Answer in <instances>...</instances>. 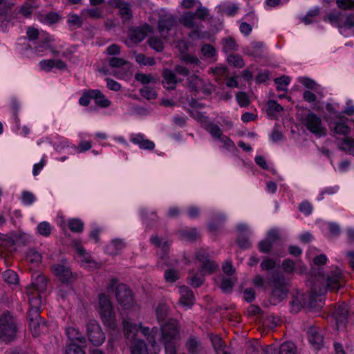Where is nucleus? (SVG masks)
<instances>
[{"label": "nucleus", "instance_id": "6", "mask_svg": "<svg viewBox=\"0 0 354 354\" xmlns=\"http://www.w3.org/2000/svg\"><path fill=\"white\" fill-rule=\"evenodd\" d=\"M303 124L306 128L317 137H322L326 135V129L324 127L320 117L310 112L303 119Z\"/></svg>", "mask_w": 354, "mask_h": 354}, {"label": "nucleus", "instance_id": "27", "mask_svg": "<svg viewBox=\"0 0 354 354\" xmlns=\"http://www.w3.org/2000/svg\"><path fill=\"white\" fill-rule=\"evenodd\" d=\"M65 333L66 336L71 341V343H80V344H84L86 343L85 337L76 328L73 326L66 327Z\"/></svg>", "mask_w": 354, "mask_h": 354}, {"label": "nucleus", "instance_id": "38", "mask_svg": "<svg viewBox=\"0 0 354 354\" xmlns=\"http://www.w3.org/2000/svg\"><path fill=\"white\" fill-rule=\"evenodd\" d=\"M180 234L182 239L187 241H194L199 234L195 228H186L180 230Z\"/></svg>", "mask_w": 354, "mask_h": 354}, {"label": "nucleus", "instance_id": "57", "mask_svg": "<svg viewBox=\"0 0 354 354\" xmlns=\"http://www.w3.org/2000/svg\"><path fill=\"white\" fill-rule=\"evenodd\" d=\"M236 99L238 104L242 107L247 106L250 104L249 97L245 92H239L236 95Z\"/></svg>", "mask_w": 354, "mask_h": 354}, {"label": "nucleus", "instance_id": "32", "mask_svg": "<svg viewBox=\"0 0 354 354\" xmlns=\"http://www.w3.org/2000/svg\"><path fill=\"white\" fill-rule=\"evenodd\" d=\"M125 247V243L120 239L113 240L106 247V252L110 255H116Z\"/></svg>", "mask_w": 354, "mask_h": 354}, {"label": "nucleus", "instance_id": "59", "mask_svg": "<svg viewBox=\"0 0 354 354\" xmlns=\"http://www.w3.org/2000/svg\"><path fill=\"white\" fill-rule=\"evenodd\" d=\"M265 239L268 241L269 243L273 246L275 243H278L280 239L278 231L276 230H270Z\"/></svg>", "mask_w": 354, "mask_h": 354}, {"label": "nucleus", "instance_id": "33", "mask_svg": "<svg viewBox=\"0 0 354 354\" xmlns=\"http://www.w3.org/2000/svg\"><path fill=\"white\" fill-rule=\"evenodd\" d=\"M130 349L131 354H149L147 345L142 340L135 339Z\"/></svg>", "mask_w": 354, "mask_h": 354}, {"label": "nucleus", "instance_id": "43", "mask_svg": "<svg viewBox=\"0 0 354 354\" xmlns=\"http://www.w3.org/2000/svg\"><path fill=\"white\" fill-rule=\"evenodd\" d=\"M274 83L277 84V89L278 91H286L287 87L290 84V79L288 76L283 75L280 77L274 80Z\"/></svg>", "mask_w": 354, "mask_h": 354}, {"label": "nucleus", "instance_id": "28", "mask_svg": "<svg viewBox=\"0 0 354 354\" xmlns=\"http://www.w3.org/2000/svg\"><path fill=\"white\" fill-rule=\"evenodd\" d=\"M187 82L189 88L192 91L199 92L205 89V82L196 75H192L188 77Z\"/></svg>", "mask_w": 354, "mask_h": 354}, {"label": "nucleus", "instance_id": "25", "mask_svg": "<svg viewBox=\"0 0 354 354\" xmlns=\"http://www.w3.org/2000/svg\"><path fill=\"white\" fill-rule=\"evenodd\" d=\"M264 44L261 41H253L243 48V53L248 55L260 57L262 56Z\"/></svg>", "mask_w": 354, "mask_h": 354}, {"label": "nucleus", "instance_id": "19", "mask_svg": "<svg viewBox=\"0 0 354 354\" xmlns=\"http://www.w3.org/2000/svg\"><path fill=\"white\" fill-rule=\"evenodd\" d=\"M73 245L77 251L76 258L82 266H86L93 262L91 256L86 252L80 241L73 240Z\"/></svg>", "mask_w": 354, "mask_h": 354}, {"label": "nucleus", "instance_id": "31", "mask_svg": "<svg viewBox=\"0 0 354 354\" xmlns=\"http://www.w3.org/2000/svg\"><path fill=\"white\" fill-rule=\"evenodd\" d=\"M39 39V43L35 46L37 52H43L48 48L50 44L53 41L52 37L46 32L41 33Z\"/></svg>", "mask_w": 354, "mask_h": 354}, {"label": "nucleus", "instance_id": "50", "mask_svg": "<svg viewBox=\"0 0 354 354\" xmlns=\"http://www.w3.org/2000/svg\"><path fill=\"white\" fill-rule=\"evenodd\" d=\"M223 50L225 53L237 50L235 40L232 37H226L223 39Z\"/></svg>", "mask_w": 354, "mask_h": 354}, {"label": "nucleus", "instance_id": "62", "mask_svg": "<svg viewBox=\"0 0 354 354\" xmlns=\"http://www.w3.org/2000/svg\"><path fill=\"white\" fill-rule=\"evenodd\" d=\"M319 10L315 9L309 11L307 15L303 17L302 21L305 24H310L315 21V17L318 15Z\"/></svg>", "mask_w": 354, "mask_h": 354}, {"label": "nucleus", "instance_id": "41", "mask_svg": "<svg viewBox=\"0 0 354 354\" xmlns=\"http://www.w3.org/2000/svg\"><path fill=\"white\" fill-rule=\"evenodd\" d=\"M188 279L189 284L195 288L201 286L204 281L203 274L200 273L190 272Z\"/></svg>", "mask_w": 354, "mask_h": 354}, {"label": "nucleus", "instance_id": "47", "mask_svg": "<svg viewBox=\"0 0 354 354\" xmlns=\"http://www.w3.org/2000/svg\"><path fill=\"white\" fill-rule=\"evenodd\" d=\"M5 281L10 284H17L19 281L17 274L11 270H8L3 273Z\"/></svg>", "mask_w": 354, "mask_h": 354}, {"label": "nucleus", "instance_id": "34", "mask_svg": "<svg viewBox=\"0 0 354 354\" xmlns=\"http://www.w3.org/2000/svg\"><path fill=\"white\" fill-rule=\"evenodd\" d=\"M210 339L216 354H229L224 350L225 344L219 336L212 335Z\"/></svg>", "mask_w": 354, "mask_h": 354}, {"label": "nucleus", "instance_id": "60", "mask_svg": "<svg viewBox=\"0 0 354 354\" xmlns=\"http://www.w3.org/2000/svg\"><path fill=\"white\" fill-rule=\"evenodd\" d=\"M82 15L88 16L91 18L98 19L102 17V11L97 8L86 9L82 11Z\"/></svg>", "mask_w": 354, "mask_h": 354}, {"label": "nucleus", "instance_id": "14", "mask_svg": "<svg viewBox=\"0 0 354 354\" xmlns=\"http://www.w3.org/2000/svg\"><path fill=\"white\" fill-rule=\"evenodd\" d=\"M152 32V28L145 24L142 26L129 30V37L131 41L133 43H139L144 40L147 34Z\"/></svg>", "mask_w": 354, "mask_h": 354}, {"label": "nucleus", "instance_id": "26", "mask_svg": "<svg viewBox=\"0 0 354 354\" xmlns=\"http://www.w3.org/2000/svg\"><path fill=\"white\" fill-rule=\"evenodd\" d=\"M162 84L164 87L168 90L175 89L178 83V80L175 73L171 70L165 69L162 72Z\"/></svg>", "mask_w": 354, "mask_h": 354}, {"label": "nucleus", "instance_id": "7", "mask_svg": "<svg viewBox=\"0 0 354 354\" xmlns=\"http://www.w3.org/2000/svg\"><path fill=\"white\" fill-rule=\"evenodd\" d=\"M348 121V119L344 115H337L329 123L330 130L334 134L347 136L351 131V129L347 124Z\"/></svg>", "mask_w": 354, "mask_h": 354}, {"label": "nucleus", "instance_id": "37", "mask_svg": "<svg viewBox=\"0 0 354 354\" xmlns=\"http://www.w3.org/2000/svg\"><path fill=\"white\" fill-rule=\"evenodd\" d=\"M343 15L337 10H332L327 15L328 21L333 26L341 27Z\"/></svg>", "mask_w": 354, "mask_h": 354}, {"label": "nucleus", "instance_id": "56", "mask_svg": "<svg viewBox=\"0 0 354 354\" xmlns=\"http://www.w3.org/2000/svg\"><path fill=\"white\" fill-rule=\"evenodd\" d=\"M135 59L138 64H143L145 66H152L155 64V61L153 58L146 57L145 55L142 53L136 55Z\"/></svg>", "mask_w": 354, "mask_h": 354}, {"label": "nucleus", "instance_id": "55", "mask_svg": "<svg viewBox=\"0 0 354 354\" xmlns=\"http://www.w3.org/2000/svg\"><path fill=\"white\" fill-rule=\"evenodd\" d=\"M201 53L205 58H212L216 55V49L210 44H204L201 47Z\"/></svg>", "mask_w": 354, "mask_h": 354}, {"label": "nucleus", "instance_id": "46", "mask_svg": "<svg viewBox=\"0 0 354 354\" xmlns=\"http://www.w3.org/2000/svg\"><path fill=\"white\" fill-rule=\"evenodd\" d=\"M227 62L236 68H243L245 66L243 59L239 55H230L227 57Z\"/></svg>", "mask_w": 354, "mask_h": 354}, {"label": "nucleus", "instance_id": "12", "mask_svg": "<svg viewBox=\"0 0 354 354\" xmlns=\"http://www.w3.org/2000/svg\"><path fill=\"white\" fill-rule=\"evenodd\" d=\"M176 18L170 13H164L160 15L158 21V31L162 35H165L176 25Z\"/></svg>", "mask_w": 354, "mask_h": 354}, {"label": "nucleus", "instance_id": "1", "mask_svg": "<svg viewBox=\"0 0 354 354\" xmlns=\"http://www.w3.org/2000/svg\"><path fill=\"white\" fill-rule=\"evenodd\" d=\"M47 287L46 277L38 274L33 279L30 286L27 287V295L30 306L37 312L41 306V294L44 292Z\"/></svg>", "mask_w": 354, "mask_h": 354}, {"label": "nucleus", "instance_id": "40", "mask_svg": "<svg viewBox=\"0 0 354 354\" xmlns=\"http://www.w3.org/2000/svg\"><path fill=\"white\" fill-rule=\"evenodd\" d=\"M69 229L75 233H81L84 230V223L79 218H72L68 221Z\"/></svg>", "mask_w": 354, "mask_h": 354}, {"label": "nucleus", "instance_id": "13", "mask_svg": "<svg viewBox=\"0 0 354 354\" xmlns=\"http://www.w3.org/2000/svg\"><path fill=\"white\" fill-rule=\"evenodd\" d=\"M344 283V277L342 271L335 268L326 277V286L333 290H337Z\"/></svg>", "mask_w": 354, "mask_h": 354}, {"label": "nucleus", "instance_id": "5", "mask_svg": "<svg viewBox=\"0 0 354 354\" xmlns=\"http://www.w3.org/2000/svg\"><path fill=\"white\" fill-rule=\"evenodd\" d=\"M98 311L104 324L109 327H114L115 315L113 305L109 297L104 294H101L99 296Z\"/></svg>", "mask_w": 354, "mask_h": 354}, {"label": "nucleus", "instance_id": "17", "mask_svg": "<svg viewBox=\"0 0 354 354\" xmlns=\"http://www.w3.org/2000/svg\"><path fill=\"white\" fill-rule=\"evenodd\" d=\"M185 347L189 354H207L201 340L194 336L188 338Z\"/></svg>", "mask_w": 354, "mask_h": 354}, {"label": "nucleus", "instance_id": "24", "mask_svg": "<svg viewBox=\"0 0 354 354\" xmlns=\"http://www.w3.org/2000/svg\"><path fill=\"white\" fill-rule=\"evenodd\" d=\"M308 338L315 349L319 350L323 345V336L315 327H310L308 330Z\"/></svg>", "mask_w": 354, "mask_h": 354}, {"label": "nucleus", "instance_id": "52", "mask_svg": "<svg viewBox=\"0 0 354 354\" xmlns=\"http://www.w3.org/2000/svg\"><path fill=\"white\" fill-rule=\"evenodd\" d=\"M140 95L147 100L156 99L157 97L156 91L152 87L148 86H143L140 90Z\"/></svg>", "mask_w": 354, "mask_h": 354}, {"label": "nucleus", "instance_id": "53", "mask_svg": "<svg viewBox=\"0 0 354 354\" xmlns=\"http://www.w3.org/2000/svg\"><path fill=\"white\" fill-rule=\"evenodd\" d=\"M67 22L71 30L80 28L82 25L80 17L75 14L68 15Z\"/></svg>", "mask_w": 354, "mask_h": 354}, {"label": "nucleus", "instance_id": "4", "mask_svg": "<svg viewBox=\"0 0 354 354\" xmlns=\"http://www.w3.org/2000/svg\"><path fill=\"white\" fill-rule=\"evenodd\" d=\"M17 333V326L12 316L6 312L0 316V339L3 342H10L14 339Z\"/></svg>", "mask_w": 354, "mask_h": 354}, {"label": "nucleus", "instance_id": "22", "mask_svg": "<svg viewBox=\"0 0 354 354\" xmlns=\"http://www.w3.org/2000/svg\"><path fill=\"white\" fill-rule=\"evenodd\" d=\"M282 268L285 272L288 274L297 272L302 274L306 270V266L300 262H294L290 259H285L282 263Z\"/></svg>", "mask_w": 354, "mask_h": 354}, {"label": "nucleus", "instance_id": "23", "mask_svg": "<svg viewBox=\"0 0 354 354\" xmlns=\"http://www.w3.org/2000/svg\"><path fill=\"white\" fill-rule=\"evenodd\" d=\"M179 293L180 297V304L185 307L190 308L194 302V295L193 292L186 286H180L179 288Z\"/></svg>", "mask_w": 354, "mask_h": 354}, {"label": "nucleus", "instance_id": "8", "mask_svg": "<svg viewBox=\"0 0 354 354\" xmlns=\"http://www.w3.org/2000/svg\"><path fill=\"white\" fill-rule=\"evenodd\" d=\"M196 256L198 261L201 263V272L203 274H211L218 268V265L210 260L205 250H199L196 252Z\"/></svg>", "mask_w": 354, "mask_h": 354}, {"label": "nucleus", "instance_id": "64", "mask_svg": "<svg viewBox=\"0 0 354 354\" xmlns=\"http://www.w3.org/2000/svg\"><path fill=\"white\" fill-rule=\"evenodd\" d=\"M233 286L234 281L232 279L223 278L221 281V288L223 292H227L232 290Z\"/></svg>", "mask_w": 354, "mask_h": 354}, {"label": "nucleus", "instance_id": "44", "mask_svg": "<svg viewBox=\"0 0 354 354\" xmlns=\"http://www.w3.org/2000/svg\"><path fill=\"white\" fill-rule=\"evenodd\" d=\"M280 354H296L297 349L294 343L291 342H286L281 344L279 347Z\"/></svg>", "mask_w": 354, "mask_h": 354}, {"label": "nucleus", "instance_id": "48", "mask_svg": "<svg viewBox=\"0 0 354 354\" xmlns=\"http://www.w3.org/2000/svg\"><path fill=\"white\" fill-rule=\"evenodd\" d=\"M38 233L43 236H49L51 234L52 227L49 223L43 221L37 225Z\"/></svg>", "mask_w": 354, "mask_h": 354}, {"label": "nucleus", "instance_id": "45", "mask_svg": "<svg viewBox=\"0 0 354 354\" xmlns=\"http://www.w3.org/2000/svg\"><path fill=\"white\" fill-rule=\"evenodd\" d=\"M283 110V107L274 100H269L267 102V112L268 115H274Z\"/></svg>", "mask_w": 354, "mask_h": 354}, {"label": "nucleus", "instance_id": "63", "mask_svg": "<svg viewBox=\"0 0 354 354\" xmlns=\"http://www.w3.org/2000/svg\"><path fill=\"white\" fill-rule=\"evenodd\" d=\"M190 115L194 119L202 124L207 122V117L196 109L190 111Z\"/></svg>", "mask_w": 354, "mask_h": 354}, {"label": "nucleus", "instance_id": "16", "mask_svg": "<svg viewBox=\"0 0 354 354\" xmlns=\"http://www.w3.org/2000/svg\"><path fill=\"white\" fill-rule=\"evenodd\" d=\"M150 241L152 244L158 247L160 250L158 252V255L160 257V260L158 261V266L159 267H162L165 264L169 266V264L165 261L167 253L169 250V243L167 241L162 242L160 239L156 236H151Z\"/></svg>", "mask_w": 354, "mask_h": 354}, {"label": "nucleus", "instance_id": "54", "mask_svg": "<svg viewBox=\"0 0 354 354\" xmlns=\"http://www.w3.org/2000/svg\"><path fill=\"white\" fill-rule=\"evenodd\" d=\"M135 78L142 84H147L151 82H156V79L150 74L136 73Z\"/></svg>", "mask_w": 354, "mask_h": 354}, {"label": "nucleus", "instance_id": "42", "mask_svg": "<svg viewBox=\"0 0 354 354\" xmlns=\"http://www.w3.org/2000/svg\"><path fill=\"white\" fill-rule=\"evenodd\" d=\"M157 319L159 323L164 322L168 314V307L165 304L161 303L156 308Z\"/></svg>", "mask_w": 354, "mask_h": 354}, {"label": "nucleus", "instance_id": "20", "mask_svg": "<svg viewBox=\"0 0 354 354\" xmlns=\"http://www.w3.org/2000/svg\"><path fill=\"white\" fill-rule=\"evenodd\" d=\"M348 310L346 305L339 306L334 312L337 329L344 328L347 322Z\"/></svg>", "mask_w": 354, "mask_h": 354}, {"label": "nucleus", "instance_id": "49", "mask_svg": "<svg viewBox=\"0 0 354 354\" xmlns=\"http://www.w3.org/2000/svg\"><path fill=\"white\" fill-rule=\"evenodd\" d=\"M179 277V272L174 269H167L164 274L165 280L167 283H174Z\"/></svg>", "mask_w": 354, "mask_h": 354}, {"label": "nucleus", "instance_id": "29", "mask_svg": "<svg viewBox=\"0 0 354 354\" xmlns=\"http://www.w3.org/2000/svg\"><path fill=\"white\" fill-rule=\"evenodd\" d=\"M91 93L92 95L93 100H94L95 103L98 106L106 108L111 105V101L108 100L100 90H91Z\"/></svg>", "mask_w": 354, "mask_h": 354}, {"label": "nucleus", "instance_id": "11", "mask_svg": "<svg viewBox=\"0 0 354 354\" xmlns=\"http://www.w3.org/2000/svg\"><path fill=\"white\" fill-rule=\"evenodd\" d=\"M30 309L33 311L34 315L32 317L29 318V326L32 335L37 337L46 330V326L38 314L39 310L36 312L35 310L32 309L31 307Z\"/></svg>", "mask_w": 354, "mask_h": 354}, {"label": "nucleus", "instance_id": "58", "mask_svg": "<svg viewBox=\"0 0 354 354\" xmlns=\"http://www.w3.org/2000/svg\"><path fill=\"white\" fill-rule=\"evenodd\" d=\"M149 46L155 49L156 51L160 52L163 49V44L162 41L156 37H150L148 40Z\"/></svg>", "mask_w": 354, "mask_h": 354}, {"label": "nucleus", "instance_id": "9", "mask_svg": "<svg viewBox=\"0 0 354 354\" xmlns=\"http://www.w3.org/2000/svg\"><path fill=\"white\" fill-rule=\"evenodd\" d=\"M51 271L63 284H70L75 279L69 267L64 264L57 263L52 266Z\"/></svg>", "mask_w": 354, "mask_h": 354}, {"label": "nucleus", "instance_id": "36", "mask_svg": "<svg viewBox=\"0 0 354 354\" xmlns=\"http://www.w3.org/2000/svg\"><path fill=\"white\" fill-rule=\"evenodd\" d=\"M26 259L32 267H37L41 261V254L35 250H30L26 254Z\"/></svg>", "mask_w": 354, "mask_h": 354}, {"label": "nucleus", "instance_id": "2", "mask_svg": "<svg viewBox=\"0 0 354 354\" xmlns=\"http://www.w3.org/2000/svg\"><path fill=\"white\" fill-rule=\"evenodd\" d=\"M123 328L124 335L128 339H135L138 332L140 331L147 337L152 346L156 347V337L158 335L157 328H153L150 330L148 327H142L140 324H131L127 320L123 322Z\"/></svg>", "mask_w": 354, "mask_h": 354}, {"label": "nucleus", "instance_id": "35", "mask_svg": "<svg viewBox=\"0 0 354 354\" xmlns=\"http://www.w3.org/2000/svg\"><path fill=\"white\" fill-rule=\"evenodd\" d=\"M339 148L354 156V139L346 136L339 143Z\"/></svg>", "mask_w": 354, "mask_h": 354}, {"label": "nucleus", "instance_id": "61", "mask_svg": "<svg viewBox=\"0 0 354 354\" xmlns=\"http://www.w3.org/2000/svg\"><path fill=\"white\" fill-rule=\"evenodd\" d=\"M335 2L340 9L349 10L354 7L353 0H335Z\"/></svg>", "mask_w": 354, "mask_h": 354}, {"label": "nucleus", "instance_id": "30", "mask_svg": "<svg viewBox=\"0 0 354 354\" xmlns=\"http://www.w3.org/2000/svg\"><path fill=\"white\" fill-rule=\"evenodd\" d=\"M196 15L193 12H187L184 13L179 19L180 24L187 28H198L196 21Z\"/></svg>", "mask_w": 354, "mask_h": 354}, {"label": "nucleus", "instance_id": "39", "mask_svg": "<svg viewBox=\"0 0 354 354\" xmlns=\"http://www.w3.org/2000/svg\"><path fill=\"white\" fill-rule=\"evenodd\" d=\"M205 130L212 136V138L216 139L218 138L223 134L221 129L216 124L213 122H208L205 126Z\"/></svg>", "mask_w": 354, "mask_h": 354}, {"label": "nucleus", "instance_id": "21", "mask_svg": "<svg viewBox=\"0 0 354 354\" xmlns=\"http://www.w3.org/2000/svg\"><path fill=\"white\" fill-rule=\"evenodd\" d=\"M130 140L135 145H138L139 147L144 150H153L155 147V144L151 140L146 138L144 135L141 133L132 134Z\"/></svg>", "mask_w": 354, "mask_h": 354}, {"label": "nucleus", "instance_id": "15", "mask_svg": "<svg viewBox=\"0 0 354 354\" xmlns=\"http://www.w3.org/2000/svg\"><path fill=\"white\" fill-rule=\"evenodd\" d=\"M109 4L117 8L123 21H129L132 17V12L129 4L124 0H109Z\"/></svg>", "mask_w": 354, "mask_h": 354}, {"label": "nucleus", "instance_id": "18", "mask_svg": "<svg viewBox=\"0 0 354 354\" xmlns=\"http://www.w3.org/2000/svg\"><path fill=\"white\" fill-rule=\"evenodd\" d=\"M283 277H274L272 280L274 289L272 292L273 297H276L278 301H281L287 294V289L284 286Z\"/></svg>", "mask_w": 354, "mask_h": 354}, {"label": "nucleus", "instance_id": "10", "mask_svg": "<svg viewBox=\"0 0 354 354\" xmlns=\"http://www.w3.org/2000/svg\"><path fill=\"white\" fill-rule=\"evenodd\" d=\"M87 334L89 340L94 345H100L105 339V336L100 326L95 321L90 322L87 324Z\"/></svg>", "mask_w": 354, "mask_h": 354}, {"label": "nucleus", "instance_id": "51", "mask_svg": "<svg viewBox=\"0 0 354 354\" xmlns=\"http://www.w3.org/2000/svg\"><path fill=\"white\" fill-rule=\"evenodd\" d=\"M82 345L77 343H70L66 347V354H86L85 351L82 348Z\"/></svg>", "mask_w": 354, "mask_h": 354}, {"label": "nucleus", "instance_id": "3", "mask_svg": "<svg viewBox=\"0 0 354 354\" xmlns=\"http://www.w3.org/2000/svg\"><path fill=\"white\" fill-rule=\"evenodd\" d=\"M118 284L116 279H112L108 286V290L116 288L115 297L118 303L124 308L130 309L134 306L135 301L131 290L125 284Z\"/></svg>", "mask_w": 354, "mask_h": 354}]
</instances>
